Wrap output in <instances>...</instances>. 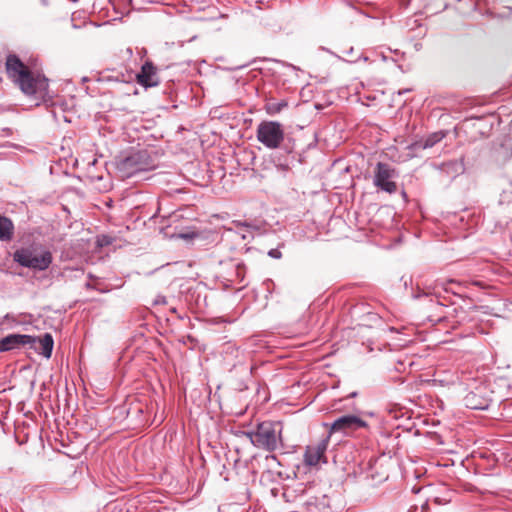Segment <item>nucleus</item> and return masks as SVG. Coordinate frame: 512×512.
<instances>
[{"label": "nucleus", "instance_id": "13", "mask_svg": "<svg viewBox=\"0 0 512 512\" xmlns=\"http://www.w3.org/2000/svg\"><path fill=\"white\" fill-rule=\"evenodd\" d=\"M13 223L4 216H0V240L9 241L13 236Z\"/></svg>", "mask_w": 512, "mask_h": 512}, {"label": "nucleus", "instance_id": "18", "mask_svg": "<svg viewBox=\"0 0 512 512\" xmlns=\"http://www.w3.org/2000/svg\"><path fill=\"white\" fill-rule=\"evenodd\" d=\"M470 400H471V397L467 396L466 397V405H467V407H469L471 409H483L484 408V407H482L480 405L470 403Z\"/></svg>", "mask_w": 512, "mask_h": 512}, {"label": "nucleus", "instance_id": "5", "mask_svg": "<svg viewBox=\"0 0 512 512\" xmlns=\"http://www.w3.org/2000/svg\"><path fill=\"white\" fill-rule=\"evenodd\" d=\"M257 140L268 149H278L284 141L283 125L277 121H262L256 129Z\"/></svg>", "mask_w": 512, "mask_h": 512}, {"label": "nucleus", "instance_id": "20", "mask_svg": "<svg viewBox=\"0 0 512 512\" xmlns=\"http://www.w3.org/2000/svg\"><path fill=\"white\" fill-rule=\"evenodd\" d=\"M41 5L47 7L49 5V0H39Z\"/></svg>", "mask_w": 512, "mask_h": 512}, {"label": "nucleus", "instance_id": "9", "mask_svg": "<svg viewBox=\"0 0 512 512\" xmlns=\"http://www.w3.org/2000/svg\"><path fill=\"white\" fill-rule=\"evenodd\" d=\"M36 343V337L25 334H9L0 340V351H11Z\"/></svg>", "mask_w": 512, "mask_h": 512}, {"label": "nucleus", "instance_id": "6", "mask_svg": "<svg viewBox=\"0 0 512 512\" xmlns=\"http://www.w3.org/2000/svg\"><path fill=\"white\" fill-rule=\"evenodd\" d=\"M368 428L365 420L354 414H346L335 419L329 426V438L334 433H341L345 436H350L360 429Z\"/></svg>", "mask_w": 512, "mask_h": 512}, {"label": "nucleus", "instance_id": "12", "mask_svg": "<svg viewBox=\"0 0 512 512\" xmlns=\"http://www.w3.org/2000/svg\"><path fill=\"white\" fill-rule=\"evenodd\" d=\"M445 136L446 133L443 131L434 132L428 135L425 139L414 142L410 146V148L415 150L432 148L434 145L440 142Z\"/></svg>", "mask_w": 512, "mask_h": 512}, {"label": "nucleus", "instance_id": "7", "mask_svg": "<svg viewBox=\"0 0 512 512\" xmlns=\"http://www.w3.org/2000/svg\"><path fill=\"white\" fill-rule=\"evenodd\" d=\"M397 172L387 163L378 162L374 171L373 184L380 190L393 194L397 191V184L394 179Z\"/></svg>", "mask_w": 512, "mask_h": 512}, {"label": "nucleus", "instance_id": "16", "mask_svg": "<svg viewBox=\"0 0 512 512\" xmlns=\"http://www.w3.org/2000/svg\"><path fill=\"white\" fill-rule=\"evenodd\" d=\"M418 286L422 285L423 286V289H425L426 291L424 292L426 295L428 294H433L435 289L438 287V283L435 282V283H431V284H428L426 281H419L417 283Z\"/></svg>", "mask_w": 512, "mask_h": 512}, {"label": "nucleus", "instance_id": "11", "mask_svg": "<svg viewBox=\"0 0 512 512\" xmlns=\"http://www.w3.org/2000/svg\"><path fill=\"white\" fill-rule=\"evenodd\" d=\"M29 346L48 359L51 357L54 346L53 337L51 334L46 333L43 337L36 338V343Z\"/></svg>", "mask_w": 512, "mask_h": 512}, {"label": "nucleus", "instance_id": "3", "mask_svg": "<svg viewBox=\"0 0 512 512\" xmlns=\"http://www.w3.org/2000/svg\"><path fill=\"white\" fill-rule=\"evenodd\" d=\"M13 260L22 267L35 271H45L53 261L49 250L39 251L36 247H21L13 253Z\"/></svg>", "mask_w": 512, "mask_h": 512}, {"label": "nucleus", "instance_id": "8", "mask_svg": "<svg viewBox=\"0 0 512 512\" xmlns=\"http://www.w3.org/2000/svg\"><path fill=\"white\" fill-rule=\"evenodd\" d=\"M330 438L326 436L315 444L308 445L304 453V463L307 466H316L319 463H326V450L329 444Z\"/></svg>", "mask_w": 512, "mask_h": 512}, {"label": "nucleus", "instance_id": "14", "mask_svg": "<svg viewBox=\"0 0 512 512\" xmlns=\"http://www.w3.org/2000/svg\"><path fill=\"white\" fill-rule=\"evenodd\" d=\"M285 107H287L286 101L271 102L265 105V111L269 115H276L280 113Z\"/></svg>", "mask_w": 512, "mask_h": 512}, {"label": "nucleus", "instance_id": "17", "mask_svg": "<svg viewBox=\"0 0 512 512\" xmlns=\"http://www.w3.org/2000/svg\"><path fill=\"white\" fill-rule=\"evenodd\" d=\"M268 255L274 259H280L282 257V253L278 249H270Z\"/></svg>", "mask_w": 512, "mask_h": 512}, {"label": "nucleus", "instance_id": "2", "mask_svg": "<svg viewBox=\"0 0 512 512\" xmlns=\"http://www.w3.org/2000/svg\"><path fill=\"white\" fill-rule=\"evenodd\" d=\"M280 423L265 421L257 426L256 431L248 432L252 444L269 452L277 450L281 445Z\"/></svg>", "mask_w": 512, "mask_h": 512}, {"label": "nucleus", "instance_id": "4", "mask_svg": "<svg viewBox=\"0 0 512 512\" xmlns=\"http://www.w3.org/2000/svg\"><path fill=\"white\" fill-rule=\"evenodd\" d=\"M116 165L122 177L126 178L154 167L153 161L146 150L130 152L128 155L121 157Z\"/></svg>", "mask_w": 512, "mask_h": 512}, {"label": "nucleus", "instance_id": "15", "mask_svg": "<svg viewBox=\"0 0 512 512\" xmlns=\"http://www.w3.org/2000/svg\"><path fill=\"white\" fill-rule=\"evenodd\" d=\"M512 202V180L507 182V186L503 188L500 195V203Z\"/></svg>", "mask_w": 512, "mask_h": 512}, {"label": "nucleus", "instance_id": "19", "mask_svg": "<svg viewBox=\"0 0 512 512\" xmlns=\"http://www.w3.org/2000/svg\"><path fill=\"white\" fill-rule=\"evenodd\" d=\"M472 285H475V286H478L480 287L481 289L485 288L486 285L482 282V281H472L471 282Z\"/></svg>", "mask_w": 512, "mask_h": 512}, {"label": "nucleus", "instance_id": "10", "mask_svg": "<svg viewBox=\"0 0 512 512\" xmlns=\"http://www.w3.org/2000/svg\"><path fill=\"white\" fill-rule=\"evenodd\" d=\"M137 81L145 87H154L159 84L157 69L151 62H145L137 75Z\"/></svg>", "mask_w": 512, "mask_h": 512}, {"label": "nucleus", "instance_id": "1", "mask_svg": "<svg viewBox=\"0 0 512 512\" xmlns=\"http://www.w3.org/2000/svg\"><path fill=\"white\" fill-rule=\"evenodd\" d=\"M5 69L8 78L26 95L33 98L36 104L45 102L48 97V79L38 71L31 70L15 54L6 57Z\"/></svg>", "mask_w": 512, "mask_h": 512}]
</instances>
